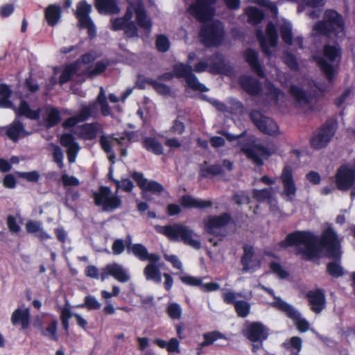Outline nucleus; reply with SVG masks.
<instances>
[{"mask_svg":"<svg viewBox=\"0 0 355 355\" xmlns=\"http://www.w3.org/2000/svg\"><path fill=\"white\" fill-rule=\"evenodd\" d=\"M286 242L296 247L297 253L304 259L320 257L326 250V254L331 258H340V241L334 231L326 229L320 241L313 234L309 232H297L287 236Z\"/></svg>","mask_w":355,"mask_h":355,"instance_id":"obj_1","label":"nucleus"},{"mask_svg":"<svg viewBox=\"0 0 355 355\" xmlns=\"http://www.w3.org/2000/svg\"><path fill=\"white\" fill-rule=\"evenodd\" d=\"M156 230L171 241L182 242L195 250L201 248L200 241L193 238V236L198 237V234L189 226L180 223H174L165 226L158 225L156 227Z\"/></svg>","mask_w":355,"mask_h":355,"instance_id":"obj_2","label":"nucleus"},{"mask_svg":"<svg viewBox=\"0 0 355 355\" xmlns=\"http://www.w3.org/2000/svg\"><path fill=\"white\" fill-rule=\"evenodd\" d=\"M198 36L200 42L205 47H219L225 41V26L219 20L206 22L201 25Z\"/></svg>","mask_w":355,"mask_h":355,"instance_id":"obj_3","label":"nucleus"},{"mask_svg":"<svg viewBox=\"0 0 355 355\" xmlns=\"http://www.w3.org/2000/svg\"><path fill=\"white\" fill-rule=\"evenodd\" d=\"M314 30L320 33L326 34L329 37L342 38L345 35L344 22L342 17L334 10H327L324 12V21L317 23Z\"/></svg>","mask_w":355,"mask_h":355,"instance_id":"obj_4","label":"nucleus"},{"mask_svg":"<svg viewBox=\"0 0 355 355\" xmlns=\"http://www.w3.org/2000/svg\"><path fill=\"white\" fill-rule=\"evenodd\" d=\"M268 294L273 298V301L270 302V306L284 312L293 321L294 324L300 332L304 333L309 329L310 325L309 322L302 316L297 309L285 302L280 297H276L273 291L269 289H268Z\"/></svg>","mask_w":355,"mask_h":355,"instance_id":"obj_5","label":"nucleus"},{"mask_svg":"<svg viewBox=\"0 0 355 355\" xmlns=\"http://www.w3.org/2000/svg\"><path fill=\"white\" fill-rule=\"evenodd\" d=\"M340 55V49L336 45H326L324 49L323 56L315 58L317 63L321 68L329 81L331 80L335 72V63Z\"/></svg>","mask_w":355,"mask_h":355,"instance_id":"obj_6","label":"nucleus"},{"mask_svg":"<svg viewBox=\"0 0 355 355\" xmlns=\"http://www.w3.org/2000/svg\"><path fill=\"white\" fill-rule=\"evenodd\" d=\"M109 187L100 186L98 191L93 193V198L96 206H102L103 210L109 211L121 207L122 201L121 198L114 194L111 195Z\"/></svg>","mask_w":355,"mask_h":355,"instance_id":"obj_7","label":"nucleus"},{"mask_svg":"<svg viewBox=\"0 0 355 355\" xmlns=\"http://www.w3.org/2000/svg\"><path fill=\"white\" fill-rule=\"evenodd\" d=\"M191 65L185 64L182 62L175 64L173 67L174 76L178 78H185L187 86L193 91L205 92L208 88L200 83L194 73H192Z\"/></svg>","mask_w":355,"mask_h":355,"instance_id":"obj_8","label":"nucleus"},{"mask_svg":"<svg viewBox=\"0 0 355 355\" xmlns=\"http://www.w3.org/2000/svg\"><path fill=\"white\" fill-rule=\"evenodd\" d=\"M234 223L232 215L228 212H223L219 215H210L203 220L205 231L215 237L223 236L218 229Z\"/></svg>","mask_w":355,"mask_h":355,"instance_id":"obj_9","label":"nucleus"},{"mask_svg":"<svg viewBox=\"0 0 355 355\" xmlns=\"http://www.w3.org/2000/svg\"><path fill=\"white\" fill-rule=\"evenodd\" d=\"M264 327L259 322H246L242 330L243 335L253 343L252 351L257 353L263 346Z\"/></svg>","mask_w":355,"mask_h":355,"instance_id":"obj_10","label":"nucleus"},{"mask_svg":"<svg viewBox=\"0 0 355 355\" xmlns=\"http://www.w3.org/2000/svg\"><path fill=\"white\" fill-rule=\"evenodd\" d=\"M209 72L213 75L230 76L234 73V68L225 61V56L219 51L215 52L207 58Z\"/></svg>","mask_w":355,"mask_h":355,"instance_id":"obj_11","label":"nucleus"},{"mask_svg":"<svg viewBox=\"0 0 355 355\" xmlns=\"http://www.w3.org/2000/svg\"><path fill=\"white\" fill-rule=\"evenodd\" d=\"M188 8V12L198 21L204 22L213 15L211 6L216 3V0H195Z\"/></svg>","mask_w":355,"mask_h":355,"instance_id":"obj_12","label":"nucleus"},{"mask_svg":"<svg viewBox=\"0 0 355 355\" xmlns=\"http://www.w3.org/2000/svg\"><path fill=\"white\" fill-rule=\"evenodd\" d=\"M334 123H326L318 130L311 139V146L315 149L324 148L329 143L336 132Z\"/></svg>","mask_w":355,"mask_h":355,"instance_id":"obj_13","label":"nucleus"},{"mask_svg":"<svg viewBox=\"0 0 355 355\" xmlns=\"http://www.w3.org/2000/svg\"><path fill=\"white\" fill-rule=\"evenodd\" d=\"M295 107L309 113L312 110V94L296 85H291L289 89Z\"/></svg>","mask_w":355,"mask_h":355,"instance_id":"obj_14","label":"nucleus"},{"mask_svg":"<svg viewBox=\"0 0 355 355\" xmlns=\"http://www.w3.org/2000/svg\"><path fill=\"white\" fill-rule=\"evenodd\" d=\"M355 181V167L349 165L340 166L336 175V184L338 189L347 191Z\"/></svg>","mask_w":355,"mask_h":355,"instance_id":"obj_15","label":"nucleus"},{"mask_svg":"<svg viewBox=\"0 0 355 355\" xmlns=\"http://www.w3.org/2000/svg\"><path fill=\"white\" fill-rule=\"evenodd\" d=\"M241 151L257 166L263 164L261 157L266 155V146L256 144L254 142H246L241 144Z\"/></svg>","mask_w":355,"mask_h":355,"instance_id":"obj_16","label":"nucleus"},{"mask_svg":"<svg viewBox=\"0 0 355 355\" xmlns=\"http://www.w3.org/2000/svg\"><path fill=\"white\" fill-rule=\"evenodd\" d=\"M283 184L282 196L286 200L292 201L296 194L297 187L293 178V171L291 166L286 165L281 174Z\"/></svg>","mask_w":355,"mask_h":355,"instance_id":"obj_17","label":"nucleus"},{"mask_svg":"<svg viewBox=\"0 0 355 355\" xmlns=\"http://www.w3.org/2000/svg\"><path fill=\"white\" fill-rule=\"evenodd\" d=\"M131 177L137 182L138 187L144 191L160 195L164 191V187L162 184L155 180H148L144 178V174L141 172L134 171Z\"/></svg>","mask_w":355,"mask_h":355,"instance_id":"obj_18","label":"nucleus"},{"mask_svg":"<svg viewBox=\"0 0 355 355\" xmlns=\"http://www.w3.org/2000/svg\"><path fill=\"white\" fill-rule=\"evenodd\" d=\"M239 84L243 90L252 96H258L262 92L260 81L252 76L243 75L240 76Z\"/></svg>","mask_w":355,"mask_h":355,"instance_id":"obj_19","label":"nucleus"},{"mask_svg":"<svg viewBox=\"0 0 355 355\" xmlns=\"http://www.w3.org/2000/svg\"><path fill=\"white\" fill-rule=\"evenodd\" d=\"M245 61L249 64L252 72L256 73L260 78H265L266 74L262 69L261 65L259 61L257 52L250 48L247 49L243 52Z\"/></svg>","mask_w":355,"mask_h":355,"instance_id":"obj_20","label":"nucleus"},{"mask_svg":"<svg viewBox=\"0 0 355 355\" xmlns=\"http://www.w3.org/2000/svg\"><path fill=\"white\" fill-rule=\"evenodd\" d=\"M31 313L28 308L15 309L11 315V322L13 325H20L22 330H26L30 327Z\"/></svg>","mask_w":355,"mask_h":355,"instance_id":"obj_21","label":"nucleus"},{"mask_svg":"<svg viewBox=\"0 0 355 355\" xmlns=\"http://www.w3.org/2000/svg\"><path fill=\"white\" fill-rule=\"evenodd\" d=\"M223 173V166L219 164L209 165L207 161H204L199 166V178L212 179L215 176L220 175Z\"/></svg>","mask_w":355,"mask_h":355,"instance_id":"obj_22","label":"nucleus"},{"mask_svg":"<svg viewBox=\"0 0 355 355\" xmlns=\"http://www.w3.org/2000/svg\"><path fill=\"white\" fill-rule=\"evenodd\" d=\"M135 15L137 25L146 31L148 35L150 33L153 23L151 19L148 17L146 11L141 2L136 3Z\"/></svg>","mask_w":355,"mask_h":355,"instance_id":"obj_23","label":"nucleus"},{"mask_svg":"<svg viewBox=\"0 0 355 355\" xmlns=\"http://www.w3.org/2000/svg\"><path fill=\"white\" fill-rule=\"evenodd\" d=\"M180 202L181 206L185 209H205L211 207L213 205L211 200L194 198L190 195L182 196L180 198Z\"/></svg>","mask_w":355,"mask_h":355,"instance_id":"obj_24","label":"nucleus"},{"mask_svg":"<svg viewBox=\"0 0 355 355\" xmlns=\"http://www.w3.org/2000/svg\"><path fill=\"white\" fill-rule=\"evenodd\" d=\"M6 135L13 142H17L19 137L27 136L29 133L26 131L24 125L21 121L15 119L7 127Z\"/></svg>","mask_w":355,"mask_h":355,"instance_id":"obj_25","label":"nucleus"},{"mask_svg":"<svg viewBox=\"0 0 355 355\" xmlns=\"http://www.w3.org/2000/svg\"><path fill=\"white\" fill-rule=\"evenodd\" d=\"M307 296L311 309L315 313H320L325 306L324 294L318 290L309 292Z\"/></svg>","mask_w":355,"mask_h":355,"instance_id":"obj_26","label":"nucleus"},{"mask_svg":"<svg viewBox=\"0 0 355 355\" xmlns=\"http://www.w3.org/2000/svg\"><path fill=\"white\" fill-rule=\"evenodd\" d=\"M60 111L58 107H47L44 116V123L46 128H51L56 126L61 121Z\"/></svg>","mask_w":355,"mask_h":355,"instance_id":"obj_27","label":"nucleus"},{"mask_svg":"<svg viewBox=\"0 0 355 355\" xmlns=\"http://www.w3.org/2000/svg\"><path fill=\"white\" fill-rule=\"evenodd\" d=\"M44 17L49 26L52 27L55 26L62 17L60 6L56 4L49 5L44 10Z\"/></svg>","mask_w":355,"mask_h":355,"instance_id":"obj_28","label":"nucleus"},{"mask_svg":"<svg viewBox=\"0 0 355 355\" xmlns=\"http://www.w3.org/2000/svg\"><path fill=\"white\" fill-rule=\"evenodd\" d=\"M92 12V6L86 0H81L76 5L75 15L78 21V24H83L91 20L89 14Z\"/></svg>","mask_w":355,"mask_h":355,"instance_id":"obj_29","label":"nucleus"},{"mask_svg":"<svg viewBox=\"0 0 355 355\" xmlns=\"http://www.w3.org/2000/svg\"><path fill=\"white\" fill-rule=\"evenodd\" d=\"M98 97L96 101H91L88 105H83L79 110L82 120L87 121L90 117L96 118L98 114Z\"/></svg>","mask_w":355,"mask_h":355,"instance_id":"obj_30","label":"nucleus"},{"mask_svg":"<svg viewBox=\"0 0 355 355\" xmlns=\"http://www.w3.org/2000/svg\"><path fill=\"white\" fill-rule=\"evenodd\" d=\"M108 273L110 276L121 283L127 282L130 279V276L123 267L117 263H110Z\"/></svg>","mask_w":355,"mask_h":355,"instance_id":"obj_31","label":"nucleus"},{"mask_svg":"<svg viewBox=\"0 0 355 355\" xmlns=\"http://www.w3.org/2000/svg\"><path fill=\"white\" fill-rule=\"evenodd\" d=\"M40 110H33L28 103L24 101H21L17 109V114L18 116H24L32 120H37L40 119Z\"/></svg>","mask_w":355,"mask_h":355,"instance_id":"obj_32","label":"nucleus"},{"mask_svg":"<svg viewBox=\"0 0 355 355\" xmlns=\"http://www.w3.org/2000/svg\"><path fill=\"white\" fill-rule=\"evenodd\" d=\"M78 69V62H73L65 66L59 78L60 85H62L69 82Z\"/></svg>","mask_w":355,"mask_h":355,"instance_id":"obj_33","label":"nucleus"},{"mask_svg":"<svg viewBox=\"0 0 355 355\" xmlns=\"http://www.w3.org/2000/svg\"><path fill=\"white\" fill-rule=\"evenodd\" d=\"M94 4L100 13H117L119 10L116 0H95Z\"/></svg>","mask_w":355,"mask_h":355,"instance_id":"obj_34","label":"nucleus"},{"mask_svg":"<svg viewBox=\"0 0 355 355\" xmlns=\"http://www.w3.org/2000/svg\"><path fill=\"white\" fill-rule=\"evenodd\" d=\"M248 16V22L252 25H257L264 18V13L262 10L255 6H248L244 10Z\"/></svg>","mask_w":355,"mask_h":355,"instance_id":"obj_35","label":"nucleus"},{"mask_svg":"<svg viewBox=\"0 0 355 355\" xmlns=\"http://www.w3.org/2000/svg\"><path fill=\"white\" fill-rule=\"evenodd\" d=\"M143 147L157 155L164 153L162 144L155 137H146L142 141Z\"/></svg>","mask_w":355,"mask_h":355,"instance_id":"obj_36","label":"nucleus"},{"mask_svg":"<svg viewBox=\"0 0 355 355\" xmlns=\"http://www.w3.org/2000/svg\"><path fill=\"white\" fill-rule=\"evenodd\" d=\"M268 101H270L279 106L284 105V94L272 84L268 83ZM269 102H268V103Z\"/></svg>","mask_w":355,"mask_h":355,"instance_id":"obj_37","label":"nucleus"},{"mask_svg":"<svg viewBox=\"0 0 355 355\" xmlns=\"http://www.w3.org/2000/svg\"><path fill=\"white\" fill-rule=\"evenodd\" d=\"M12 90L10 86L3 83L0 84V107H12V103L10 100Z\"/></svg>","mask_w":355,"mask_h":355,"instance_id":"obj_38","label":"nucleus"},{"mask_svg":"<svg viewBox=\"0 0 355 355\" xmlns=\"http://www.w3.org/2000/svg\"><path fill=\"white\" fill-rule=\"evenodd\" d=\"M144 274L147 280H153L157 283L162 281L159 268L156 264L148 263L144 270Z\"/></svg>","mask_w":355,"mask_h":355,"instance_id":"obj_39","label":"nucleus"},{"mask_svg":"<svg viewBox=\"0 0 355 355\" xmlns=\"http://www.w3.org/2000/svg\"><path fill=\"white\" fill-rule=\"evenodd\" d=\"M128 252H132L135 257L139 258L141 261H146L148 257L147 248L141 243H135L131 245L130 241L127 245Z\"/></svg>","mask_w":355,"mask_h":355,"instance_id":"obj_40","label":"nucleus"},{"mask_svg":"<svg viewBox=\"0 0 355 355\" xmlns=\"http://www.w3.org/2000/svg\"><path fill=\"white\" fill-rule=\"evenodd\" d=\"M98 129L95 123H85L81 126L80 133L85 140H94L96 138Z\"/></svg>","mask_w":355,"mask_h":355,"instance_id":"obj_41","label":"nucleus"},{"mask_svg":"<svg viewBox=\"0 0 355 355\" xmlns=\"http://www.w3.org/2000/svg\"><path fill=\"white\" fill-rule=\"evenodd\" d=\"M144 81L153 87L154 90L162 96H168L171 93V89L166 84L159 83L151 78H144Z\"/></svg>","mask_w":355,"mask_h":355,"instance_id":"obj_42","label":"nucleus"},{"mask_svg":"<svg viewBox=\"0 0 355 355\" xmlns=\"http://www.w3.org/2000/svg\"><path fill=\"white\" fill-rule=\"evenodd\" d=\"M57 329L58 320L56 319H53L46 328L42 329L41 334L43 336L48 338L51 340L57 342L59 340Z\"/></svg>","mask_w":355,"mask_h":355,"instance_id":"obj_43","label":"nucleus"},{"mask_svg":"<svg viewBox=\"0 0 355 355\" xmlns=\"http://www.w3.org/2000/svg\"><path fill=\"white\" fill-rule=\"evenodd\" d=\"M243 250L244 253L241 257V263L243 266V270L246 272L252 268L251 263L254 257V250L252 246L245 245Z\"/></svg>","mask_w":355,"mask_h":355,"instance_id":"obj_44","label":"nucleus"},{"mask_svg":"<svg viewBox=\"0 0 355 355\" xmlns=\"http://www.w3.org/2000/svg\"><path fill=\"white\" fill-rule=\"evenodd\" d=\"M250 116L257 128L263 133L266 134V117L257 110L252 111Z\"/></svg>","mask_w":355,"mask_h":355,"instance_id":"obj_45","label":"nucleus"},{"mask_svg":"<svg viewBox=\"0 0 355 355\" xmlns=\"http://www.w3.org/2000/svg\"><path fill=\"white\" fill-rule=\"evenodd\" d=\"M202 336L204 340L201 343V345L206 347L211 345L218 339L227 340V336L218 331H212L205 333Z\"/></svg>","mask_w":355,"mask_h":355,"instance_id":"obj_46","label":"nucleus"},{"mask_svg":"<svg viewBox=\"0 0 355 355\" xmlns=\"http://www.w3.org/2000/svg\"><path fill=\"white\" fill-rule=\"evenodd\" d=\"M73 313L69 307L64 306L60 309V322L66 335H69V320L73 317Z\"/></svg>","mask_w":355,"mask_h":355,"instance_id":"obj_47","label":"nucleus"},{"mask_svg":"<svg viewBox=\"0 0 355 355\" xmlns=\"http://www.w3.org/2000/svg\"><path fill=\"white\" fill-rule=\"evenodd\" d=\"M107 62H105L103 61H98L95 64L94 69H90V67H88L82 73V74L92 78L103 73L107 69Z\"/></svg>","mask_w":355,"mask_h":355,"instance_id":"obj_48","label":"nucleus"},{"mask_svg":"<svg viewBox=\"0 0 355 355\" xmlns=\"http://www.w3.org/2000/svg\"><path fill=\"white\" fill-rule=\"evenodd\" d=\"M284 345L287 349H289L295 354H298L302 347V340L299 336H293L287 340Z\"/></svg>","mask_w":355,"mask_h":355,"instance_id":"obj_49","label":"nucleus"},{"mask_svg":"<svg viewBox=\"0 0 355 355\" xmlns=\"http://www.w3.org/2000/svg\"><path fill=\"white\" fill-rule=\"evenodd\" d=\"M98 102L101 107V112L103 116H107L111 114V109L107 101L104 89L101 87L100 92L98 95Z\"/></svg>","mask_w":355,"mask_h":355,"instance_id":"obj_50","label":"nucleus"},{"mask_svg":"<svg viewBox=\"0 0 355 355\" xmlns=\"http://www.w3.org/2000/svg\"><path fill=\"white\" fill-rule=\"evenodd\" d=\"M101 303L94 296L87 295L85 297L84 303L78 305V308H87L88 310H98L101 308Z\"/></svg>","mask_w":355,"mask_h":355,"instance_id":"obj_51","label":"nucleus"},{"mask_svg":"<svg viewBox=\"0 0 355 355\" xmlns=\"http://www.w3.org/2000/svg\"><path fill=\"white\" fill-rule=\"evenodd\" d=\"M234 308L239 317L245 318L250 313V305L245 300H239L235 302Z\"/></svg>","mask_w":355,"mask_h":355,"instance_id":"obj_52","label":"nucleus"},{"mask_svg":"<svg viewBox=\"0 0 355 355\" xmlns=\"http://www.w3.org/2000/svg\"><path fill=\"white\" fill-rule=\"evenodd\" d=\"M155 44L157 49L162 53L166 52L170 47V42L164 35H158L157 36Z\"/></svg>","mask_w":355,"mask_h":355,"instance_id":"obj_53","label":"nucleus"},{"mask_svg":"<svg viewBox=\"0 0 355 355\" xmlns=\"http://www.w3.org/2000/svg\"><path fill=\"white\" fill-rule=\"evenodd\" d=\"M270 268L271 272L279 279H284L288 276L287 272L283 268L279 261H271L270 263Z\"/></svg>","mask_w":355,"mask_h":355,"instance_id":"obj_54","label":"nucleus"},{"mask_svg":"<svg viewBox=\"0 0 355 355\" xmlns=\"http://www.w3.org/2000/svg\"><path fill=\"white\" fill-rule=\"evenodd\" d=\"M180 279L183 284L191 286H196L200 288V286L202 285V279L201 277L182 275L180 277Z\"/></svg>","mask_w":355,"mask_h":355,"instance_id":"obj_55","label":"nucleus"},{"mask_svg":"<svg viewBox=\"0 0 355 355\" xmlns=\"http://www.w3.org/2000/svg\"><path fill=\"white\" fill-rule=\"evenodd\" d=\"M18 178L26 180L29 182H37L40 180V175L37 171H32L30 172H17Z\"/></svg>","mask_w":355,"mask_h":355,"instance_id":"obj_56","label":"nucleus"},{"mask_svg":"<svg viewBox=\"0 0 355 355\" xmlns=\"http://www.w3.org/2000/svg\"><path fill=\"white\" fill-rule=\"evenodd\" d=\"M167 314L173 320L179 319L182 314V309L180 306L177 303H173L167 307Z\"/></svg>","mask_w":355,"mask_h":355,"instance_id":"obj_57","label":"nucleus"},{"mask_svg":"<svg viewBox=\"0 0 355 355\" xmlns=\"http://www.w3.org/2000/svg\"><path fill=\"white\" fill-rule=\"evenodd\" d=\"M124 35L128 38L139 37L138 29L135 21L128 24L124 29Z\"/></svg>","mask_w":355,"mask_h":355,"instance_id":"obj_58","label":"nucleus"},{"mask_svg":"<svg viewBox=\"0 0 355 355\" xmlns=\"http://www.w3.org/2000/svg\"><path fill=\"white\" fill-rule=\"evenodd\" d=\"M283 40L289 44H292L291 26L289 23H285L281 28Z\"/></svg>","mask_w":355,"mask_h":355,"instance_id":"obj_59","label":"nucleus"},{"mask_svg":"<svg viewBox=\"0 0 355 355\" xmlns=\"http://www.w3.org/2000/svg\"><path fill=\"white\" fill-rule=\"evenodd\" d=\"M268 46H275L277 42V31L274 26L268 23Z\"/></svg>","mask_w":355,"mask_h":355,"instance_id":"obj_60","label":"nucleus"},{"mask_svg":"<svg viewBox=\"0 0 355 355\" xmlns=\"http://www.w3.org/2000/svg\"><path fill=\"white\" fill-rule=\"evenodd\" d=\"M112 26L111 28L114 31H124L128 22L126 21L123 18L116 17L111 20Z\"/></svg>","mask_w":355,"mask_h":355,"instance_id":"obj_61","label":"nucleus"},{"mask_svg":"<svg viewBox=\"0 0 355 355\" xmlns=\"http://www.w3.org/2000/svg\"><path fill=\"white\" fill-rule=\"evenodd\" d=\"M82 117L80 116V112L76 116L68 118L62 123V127L65 129L71 128L74 127L78 123L83 122L85 120H82Z\"/></svg>","mask_w":355,"mask_h":355,"instance_id":"obj_62","label":"nucleus"},{"mask_svg":"<svg viewBox=\"0 0 355 355\" xmlns=\"http://www.w3.org/2000/svg\"><path fill=\"white\" fill-rule=\"evenodd\" d=\"M60 144L62 146L68 148L78 143L75 141V137L71 133H64L60 137Z\"/></svg>","mask_w":355,"mask_h":355,"instance_id":"obj_63","label":"nucleus"},{"mask_svg":"<svg viewBox=\"0 0 355 355\" xmlns=\"http://www.w3.org/2000/svg\"><path fill=\"white\" fill-rule=\"evenodd\" d=\"M125 248V244L123 239H116L112 246V252L115 255L121 254L123 252Z\"/></svg>","mask_w":355,"mask_h":355,"instance_id":"obj_64","label":"nucleus"}]
</instances>
